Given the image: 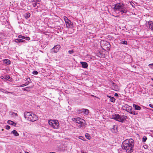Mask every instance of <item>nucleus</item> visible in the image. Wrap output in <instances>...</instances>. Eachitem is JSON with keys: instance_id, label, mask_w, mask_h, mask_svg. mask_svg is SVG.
Listing matches in <instances>:
<instances>
[{"instance_id": "obj_1", "label": "nucleus", "mask_w": 153, "mask_h": 153, "mask_svg": "<svg viewBox=\"0 0 153 153\" xmlns=\"http://www.w3.org/2000/svg\"><path fill=\"white\" fill-rule=\"evenodd\" d=\"M134 146V140L131 138L124 140L123 142L122 147L123 149L126 150L127 152L130 153L133 152Z\"/></svg>"}, {"instance_id": "obj_2", "label": "nucleus", "mask_w": 153, "mask_h": 153, "mask_svg": "<svg viewBox=\"0 0 153 153\" xmlns=\"http://www.w3.org/2000/svg\"><path fill=\"white\" fill-rule=\"evenodd\" d=\"M113 7L116 12L123 14L126 13L127 12L126 8L124 7L122 3H120L116 4Z\"/></svg>"}, {"instance_id": "obj_3", "label": "nucleus", "mask_w": 153, "mask_h": 153, "mask_svg": "<svg viewBox=\"0 0 153 153\" xmlns=\"http://www.w3.org/2000/svg\"><path fill=\"white\" fill-rule=\"evenodd\" d=\"M24 117L27 120L34 122L38 119L37 116L30 112H25L24 114Z\"/></svg>"}, {"instance_id": "obj_4", "label": "nucleus", "mask_w": 153, "mask_h": 153, "mask_svg": "<svg viewBox=\"0 0 153 153\" xmlns=\"http://www.w3.org/2000/svg\"><path fill=\"white\" fill-rule=\"evenodd\" d=\"M73 120L77 123L76 126L78 127L81 128L83 127L85 125V120L79 117L73 118Z\"/></svg>"}, {"instance_id": "obj_5", "label": "nucleus", "mask_w": 153, "mask_h": 153, "mask_svg": "<svg viewBox=\"0 0 153 153\" xmlns=\"http://www.w3.org/2000/svg\"><path fill=\"white\" fill-rule=\"evenodd\" d=\"M100 44L103 50L106 51L109 50L110 45L109 42L105 41L102 40L100 42Z\"/></svg>"}, {"instance_id": "obj_6", "label": "nucleus", "mask_w": 153, "mask_h": 153, "mask_svg": "<svg viewBox=\"0 0 153 153\" xmlns=\"http://www.w3.org/2000/svg\"><path fill=\"white\" fill-rule=\"evenodd\" d=\"M49 125L54 129H58L59 127V123L58 120H50L48 121Z\"/></svg>"}, {"instance_id": "obj_7", "label": "nucleus", "mask_w": 153, "mask_h": 153, "mask_svg": "<svg viewBox=\"0 0 153 153\" xmlns=\"http://www.w3.org/2000/svg\"><path fill=\"white\" fill-rule=\"evenodd\" d=\"M122 116L118 114H113L110 116V118L113 119L121 123L123 122V120Z\"/></svg>"}, {"instance_id": "obj_8", "label": "nucleus", "mask_w": 153, "mask_h": 153, "mask_svg": "<svg viewBox=\"0 0 153 153\" xmlns=\"http://www.w3.org/2000/svg\"><path fill=\"white\" fill-rule=\"evenodd\" d=\"M122 108L129 113L132 109V107L127 105H125L122 106Z\"/></svg>"}, {"instance_id": "obj_9", "label": "nucleus", "mask_w": 153, "mask_h": 153, "mask_svg": "<svg viewBox=\"0 0 153 153\" xmlns=\"http://www.w3.org/2000/svg\"><path fill=\"white\" fill-rule=\"evenodd\" d=\"M146 25L151 30H153V22L150 21L147 22L146 23Z\"/></svg>"}, {"instance_id": "obj_10", "label": "nucleus", "mask_w": 153, "mask_h": 153, "mask_svg": "<svg viewBox=\"0 0 153 153\" xmlns=\"http://www.w3.org/2000/svg\"><path fill=\"white\" fill-rule=\"evenodd\" d=\"M64 20L67 27H69L72 26L73 23L70 20Z\"/></svg>"}, {"instance_id": "obj_11", "label": "nucleus", "mask_w": 153, "mask_h": 153, "mask_svg": "<svg viewBox=\"0 0 153 153\" xmlns=\"http://www.w3.org/2000/svg\"><path fill=\"white\" fill-rule=\"evenodd\" d=\"M60 48V46L59 45H56L52 48V51L55 53H57Z\"/></svg>"}, {"instance_id": "obj_12", "label": "nucleus", "mask_w": 153, "mask_h": 153, "mask_svg": "<svg viewBox=\"0 0 153 153\" xmlns=\"http://www.w3.org/2000/svg\"><path fill=\"white\" fill-rule=\"evenodd\" d=\"M79 113L83 112L85 115H88L89 113V110L87 109H82L79 110Z\"/></svg>"}, {"instance_id": "obj_13", "label": "nucleus", "mask_w": 153, "mask_h": 153, "mask_svg": "<svg viewBox=\"0 0 153 153\" xmlns=\"http://www.w3.org/2000/svg\"><path fill=\"white\" fill-rule=\"evenodd\" d=\"M80 63L81 64L82 67V68H86L88 67V65L86 62H81Z\"/></svg>"}, {"instance_id": "obj_14", "label": "nucleus", "mask_w": 153, "mask_h": 153, "mask_svg": "<svg viewBox=\"0 0 153 153\" xmlns=\"http://www.w3.org/2000/svg\"><path fill=\"white\" fill-rule=\"evenodd\" d=\"M7 123L8 124L12 126H15L16 125V124L15 123L11 120H9L8 121Z\"/></svg>"}, {"instance_id": "obj_15", "label": "nucleus", "mask_w": 153, "mask_h": 153, "mask_svg": "<svg viewBox=\"0 0 153 153\" xmlns=\"http://www.w3.org/2000/svg\"><path fill=\"white\" fill-rule=\"evenodd\" d=\"M25 41V40H24L20 39H16L15 40V42L16 43L23 42H24Z\"/></svg>"}, {"instance_id": "obj_16", "label": "nucleus", "mask_w": 153, "mask_h": 153, "mask_svg": "<svg viewBox=\"0 0 153 153\" xmlns=\"http://www.w3.org/2000/svg\"><path fill=\"white\" fill-rule=\"evenodd\" d=\"M133 107L135 108L136 110H139L141 109V108L140 106L134 104L133 105Z\"/></svg>"}, {"instance_id": "obj_17", "label": "nucleus", "mask_w": 153, "mask_h": 153, "mask_svg": "<svg viewBox=\"0 0 153 153\" xmlns=\"http://www.w3.org/2000/svg\"><path fill=\"white\" fill-rule=\"evenodd\" d=\"M11 133L13 134L15 136H17L19 135V133L15 130H13L12 131Z\"/></svg>"}, {"instance_id": "obj_18", "label": "nucleus", "mask_w": 153, "mask_h": 153, "mask_svg": "<svg viewBox=\"0 0 153 153\" xmlns=\"http://www.w3.org/2000/svg\"><path fill=\"white\" fill-rule=\"evenodd\" d=\"M30 15V13H26L24 15L25 18L26 19L29 18Z\"/></svg>"}, {"instance_id": "obj_19", "label": "nucleus", "mask_w": 153, "mask_h": 153, "mask_svg": "<svg viewBox=\"0 0 153 153\" xmlns=\"http://www.w3.org/2000/svg\"><path fill=\"white\" fill-rule=\"evenodd\" d=\"M33 5L34 7H38L39 6V4H37L35 1H33Z\"/></svg>"}, {"instance_id": "obj_20", "label": "nucleus", "mask_w": 153, "mask_h": 153, "mask_svg": "<svg viewBox=\"0 0 153 153\" xmlns=\"http://www.w3.org/2000/svg\"><path fill=\"white\" fill-rule=\"evenodd\" d=\"M26 80L27 81V82L25 83V84H26V85H28L29 83L31 82V80L29 78H27L26 79Z\"/></svg>"}, {"instance_id": "obj_21", "label": "nucleus", "mask_w": 153, "mask_h": 153, "mask_svg": "<svg viewBox=\"0 0 153 153\" xmlns=\"http://www.w3.org/2000/svg\"><path fill=\"white\" fill-rule=\"evenodd\" d=\"M4 62L7 65H9L10 63V61L8 59H5L4 60Z\"/></svg>"}, {"instance_id": "obj_22", "label": "nucleus", "mask_w": 153, "mask_h": 153, "mask_svg": "<svg viewBox=\"0 0 153 153\" xmlns=\"http://www.w3.org/2000/svg\"><path fill=\"white\" fill-rule=\"evenodd\" d=\"M147 139V137L145 136H144L143 137V138L142 139V142L143 143H145L146 140Z\"/></svg>"}, {"instance_id": "obj_23", "label": "nucleus", "mask_w": 153, "mask_h": 153, "mask_svg": "<svg viewBox=\"0 0 153 153\" xmlns=\"http://www.w3.org/2000/svg\"><path fill=\"white\" fill-rule=\"evenodd\" d=\"M129 113L135 115H136L138 114L137 112H136L134 111H131H131Z\"/></svg>"}, {"instance_id": "obj_24", "label": "nucleus", "mask_w": 153, "mask_h": 153, "mask_svg": "<svg viewBox=\"0 0 153 153\" xmlns=\"http://www.w3.org/2000/svg\"><path fill=\"white\" fill-rule=\"evenodd\" d=\"M110 101L111 102H114L116 100L115 99L114 97H111L110 98Z\"/></svg>"}, {"instance_id": "obj_25", "label": "nucleus", "mask_w": 153, "mask_h": 153, "mask_svg": "<svg viewBox=\"0 0 153 153\" xmlns=\"http://www.w3.org/2000/svg\"><path fill=\"white\" fill-rule=\"evenodd\" d=\"M30 88L29 87L25 88H23V90L25 91H28L30 90Z\"/></svg>"}, {"instance_id": "obj_26", "label": "nucleus", "mask_w": 153, "mask_h": 153, "mask_svg": "<svg viewBox=\"0 0 153 153\" xmlns=\"http://www.w3.org/2000/svg\"><path fill=\"white\" fill-rule=\"evenodd\" d=\"M121 43L123 44L127 45V42L126 41H122L121 42Z\"/></svg>"}, {"instance_id": "obj_27", "label": "nucleus", "mask_w": 153, "mask_h": 153, "mask_svg": "<svg viewBox=\"0 0 153 153\" xmlns=\"http://www.w3.org/2000/svg\"><path fill=\"white\" fill-rule=\"evenodd\" d=\"M10 114L11 115H13V116H17V114L13 112H12L10 113Z\"/></svg>"}, {"instance_id": "obj_28", "label": "nucleus", "mask_w": 153, "mask_h": 153, "mask_svg": "<svg viewBox=\"0 0 153 153\" xmlns=\"http://www.w3.org/2000/svg\"><path fill=\"white\" fill-rule=\"evenodd\" d=\"M32 74H33L36 75L38 74V72L36 71H34L33 72Z\"/></svg>"}, {"instance_id": "obj_29", "label": "nucleus", "mask_w": 153, "mask_h": 153, "mask_svg": "<svg viewBox=\"0 0 153 153\" xmlns=\"http://www.w3.org/2000/svg\"><path fill=\"white\" fill-rule=\"evenodd\" d=\"M68 53L69 54H71L74 53V51L73 50H70L68 51Z\"/></svg>"}, {"instance_id": "obj_30", "label": "nucleus", "mask_w": 153, "mask_h": 153, "mask_svg": "<svg viewBox=\"0 0 153 153\" xmlns=\"http://www.w3.org/2000/svg\"><path fill=\"white\" fill-rule=\"evenodd\" d=\"M85 136L87 139H90V138L89 137V134H85Z\"/></svg>"}, {"instance_id": "obj_31", "label": "nucleus", "mask_w": 153, "mask_h": 153, "mask_svg": "<svg viewBox=\"0 0 153 153\" xmlns=\"http://www.w3.org/2000/svg\"><path fill=\"white\" fill-rule=\"evenodd\" d=\"M24 39H25L27 40H29L30 39V38L29 37H25L24 36Z\"/></svg>"}, {"instance_id": "obj_32", "label": "nucleus", "mask_w": 153, "mask_h": 153, "mask_svg": "<svg viewBox=\"0 0 153 153\" xmlns=\"http://www.w3.org/2000/svg\"><path fill=\"white\" fill-rule=\"evenodd\" d=\"M3 78L4 79H7L8 80V79H10V76H6V77H5V78L3 77Z\"/></svg>"}, {"instance_id": "obj_33", "label": "nucleus", "mask_w": 153, "mask_h": 153, "mask_svg": "<svg viewBox=\"0 0 153 153\" xmlns=\"http://www.w3.org/2000/svg\"><path fill=\"white\" fill-rule=\"evenodd\" d=\"M149 67H151V68L153 69V63L152 64H149Z\"/></svg>"}, {"instance_id": "obj_34", "label": "nucleus", "mask_w": 153, "mask_h": 153, "mask_svg": "<svg viewBox=\"0 0 153 153\" xmlns=\"http://www.w3.org/2000/svg\"><path fill=\"white\" fill-rule=\"evenodd\" d=\"M10 128V126L8 125L6 127V129L7 130L9 129Z\"/></svg>"}, {"instance_id": "obj_35", "label": "nucleus", "mask_w": 153, "mask_h": 153, "mask_svg": "<svg viewBox=\"0 0 153 153\" xmlns=\"http://www.w3.org/2000/svg\"><path fill=\"white\" fill-rule=\"evenodd\" d=\"M18 37L19 38H22V39H24V36H21V35H19L18 36Z\"/></svg>"}, {"instance_id": "obj_36", "label": "nucleus", "mask_w": 153, "mask_h": 153, "mask_svg": "<svg viewBox=\"0 0 153 153\" xmlns=\"http://www.w3.org/2000/svg\"><path fill=\"white\" fill-rule=\"evenodd\" d=\"M127 118V117L126 116H123V122L125 120H126Z\"/></svg>"}, {"instance_id": "obj_37", "label": "nucleus", "mask_w": 153, "mask_h": 153, "mask_svg": "<svg viewBox=\"0 0 153 153\" xmlns=\"http://www.w3.org/2000/svg\"><path fill=\"white\" fill-rule=\"evenodd\" d=\"M26 86V84L25 83L24 84H23L21 85L20 86H21V87H24V86Z\"/></svg>"}, {"instance_id": "obj_38", "label": "nucleus", "mask_w": 153, "mask_h": 153, "mask_svg": "<svg viewBox=\"0 0 153 153\" xmlns=\"http://www.w3.org/2000/svg\"><path fill=\"white\" fill-rule=\"evenodd\" d=\"M113 85L115 87V88L116 87V86H117V85H116V84L114 83H113Z\"/></svg>"}, {"instance_id": "obj_39", "label": "nucleus", "mask_w": 153, "mask_h": 153, "mask_svg": "<svg viewBox=\"0 0 153 153\" xmlns=\"http://www.w3.org/2000/svg\"><path fill=\"white\" fill-rule=\"evenodd\" d=\"M149 106L152 107V108H153V105L151 104H149Z\"/></svg>"}, {"instance_id": "obj_40", "label": "nucleus", "mask_w": 153, "mask_h": 153, "mask_svg": "<svg viewBox=\"0 0 153 153\" xmlns=\"http://www.w3.org/2000/svg\"><path fill=\"white\" fill-rule=\"evenodd\" d=\"M114 96H115V97H118V94L117 93H116L114 94Z\"/></svg>"}, {"instance_id": "obj_41", "label": "nucleus", "mask_w": 153, "mask_h": 153, "mask_svg": "<svg viewBox=\"0 0 153 153\" xmlns=\"http://www.w3.org/2000/svg\"><path fill=\"white\" fill-rule=\"evenodd\" d=\"M107 97L109 98L110 99L111 98V97H112L109 96H107Z\"/></svg>"}, {"instance_id": "obj_42", "label": "nucleus", "mask_w": 153, "mask_h": 153, "mask_svg": "<svg viewBox=\"0 0 153 153\" xmlns=\"http://www.w3.org/2000/svg\"><path fill=\"white\" fill-rule=\"evenodd\" d=\"M99 54H101L100 53V52L99 53H98V55H99Z\"/></svg>"}, {"instance_id": "obj_43", "label": "nucleus", "mask_w": 153, "mask_h": 153, "mask_svg": "<svg viewBox=\"0 0 153 153\" xmlns=\"http://www.w3.org/2000/svg\"><path fill=\"white\" fill-rule=\"evenodd\" d=\"M64 19H65V18H67V17H65V16H64Z\"/></svg>"}, {"instance_id": "obj_44", "label": "nucleus", "mask_w": 153, "mask_h": 153, "mask_svg": "<svg viewBox=\"0 0 153 153\" xmlns=\"http://www.w3.org/2000/svg\"><path fill=\"white\" fill-rule=\"evenodd\" d=\"M25 153H29L28 152H26Z\"/></svg>"}, {"instance_id": "obj_45", "label": "nucleus", "mask_w": 153, "mask_h": 153, "mask_svg": "<svg viewBox=\"0 0 153 153\" xmlns=\"http://www.w3.org/2000/svg\"><path fill=\"white\" fill-rule=\"evenodd\" d=\"M7 93H10V92H7Z\"/></svg>"}, {"instance_id": "obj_46", "label": "nucleus", "mask_w": 153, "mask_h": 153, "mask_svg": "<svg viewBox=\"0 0 153 153\" xmlns=\"http://www.w3.org/2000/svg\"><path fill=\"white\" fill-rule=\"evenodd\" d=\"M19 153H21V152H20Z\"/></svg>"}]
</instances>
